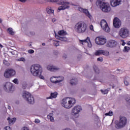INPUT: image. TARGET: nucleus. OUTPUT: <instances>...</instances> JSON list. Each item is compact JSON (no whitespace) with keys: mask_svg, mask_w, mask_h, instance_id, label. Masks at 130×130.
Wrapping results in <instances>:
<instances>
[{"mask_svg":"<svg viewBox=\"0 0 130 130\" xmlns=\"http://www.w3.org/2000/svg\"><path fill=\"white\" fill-rule=\"evenodd\" d=\"M70 84L72 85H77L78 84V79L77 78L73 79L71 80Z\"/></svg>","mask_w":130,"mask_h":130,"instance_id":"bb28decb","label":"nucleus"},{"mask_svg":"<svg viewBox=\"0 0 130 130\" xmlns=\"http://www.w3.org/2000/svg\"><path fill=\"white\" fill-rule=\"evenodd\" d=\"M63 80H64V78L63 76L57 77V84H58V83H60V82H62Z\"/></svg>","mask_w":130,"mask_h":130,"instance_id":"c756f323","label":"nucleus"},{"mask_svg":"<svg viewBox=\"0 0 130 130\" xmlns=\"http://www.w3.org/2000/svg\"><path fill=\"white\" fill-rule=\"evenodd\" d=\"M101 91L102 92V94H104V95H105V94L108 93V90L105 89V90H101Z\"/></svg>","mask_w":130,"mask_h":130,"instance_id":"e433bc0d","label":"nucleus"},{"mask_svg":"<svg viewBox=\"0 0 130 130\" xmlns=\"http://www.w3.org/2000/svg\"><path fill=\"white\" fill-rule=\"evenodd\" d=\"M47 13L48 14H53V13H54V10H52L51 9L47 8Z\"/></svg>","mask_w":130,"mask_h":130,"instance_id":"473e14b6","label":"nucleus"},{"mask_svg":"<svg viewBox=\"0 0 130 130\" xmlns=\"http://www.w3.org/2000/svg\"><path fill=\"white\" fill-rule=\"evenodd\" d=\"M4 87L6 88V89H8L9 91H11L13 88V84L10 82H7L6 83Z\"/></svg>","mask_w":130,"mask_h":130,"instance_id":"4be33fe9","label":"nucleus"},{"mask_svg":"<svg viewBox=\"0 0 130 130\" xmlns=\"http://www.w3.org/2000/svg\"><path fill=\"white\" fill-rule=\"evenodd\" d=\"M55 38H56V39H58L59 40H61V41H68V39H67V38L66 37H60L59 36L56 35H55Z\"/></svg>","mask_w":130,"mask_h":130,"instance_id":"b1692460","label":"nucleus"},{"mask_svg":"<svg viewBox=\"0 0 130 130\" xmlns=\"http://www.w3.org/2000/svg\"><path fill=\"white\" fill-rule=\"evenodd\" d=\"M46 3H57L58 5H59L60 6L58 8V12L60 11H63V10H66V9H69L70 3L67 2L63 0H45Z\"/></svg>","mask_w":130,"mask_h":130,"instance_id":"f03ea898","label":"nucleus"},{"mask_svg":"<svg viewBox=\"0 0 130 130\" xmlns=\"http://www.w3.org/2000/svg\"><path fill=\"white\" fill-rule=\"evenodd\" d=\"M13 82L14 83V84H16V85H18V84H19V81H18L17 79H15L13 80Z\"/></svg>","mask_w":130,"mask_h":130,"instance_id":"a19ab883","label":"nucleus"},{"mask_svg":"<svg viewBox=\"0 0 130 130\" xmlns=\"http://www.w3.org/2000/svg\"><path fill=\"white\" fill-rule=\"evenodd\" d=\"M100 25L102 27L103 30H104V31H105V32H110V28H109V26H108V24H107V22H106V20L103 19L101 21Z\"/></svg>","mask_w":130,"mask_h":130,"instance_id":"9d476101","label":"nucleus"},{"mask_svg":"<svg viewBox=\"0 0 130 130\" xmlns=\"http://www.w3.org/2000/svg\"><path fill=\"white\" fill-rule=\"evenodd\" d=\"M55 21H56V19H55V18H53V19H52V22H55Z\"/></svg>","mask_w":130,"mask_h":130,"instance_id":"603ef678","label":"nucleus"},{"mask_svg":"<svg viewBox=\"0 0 130 130\" xmlns=\"http://www.w3.org/2000/svg\"><path fill=\"white\" fill-rule=\"evenodd\" d=\"M97 60L98 61H100L101 62H102L103 61V57H100L98 58Z\"/></svg>","mask_w":130,"mask_h":130,"instance_id":"ea45409f","label":"nucleus"},{"mask_svg":"<svg viewBox=\"0 0 130 130\" xmlns=\"http://www.w3.org/2000/svg\"><path fill=\"white\" fill-rule=\"evenodd\" d=\"M53 114L52 113H50L47 116L48 119H50V121H52V122H53V121H54V118H53Z\"/></svg>","mask_w":130,"mask_h":130,"instance_id":"a878e982","label":"nucleus"},{"mask_svg":"<svg viewBox=\"0 0 130 130\" xmlns=\"http://www.w3.org/2000/svg\"><path fill=\"white\" fill-rule=\"evenodd\" d=\"M95 55H105V56H109V52L107 50H97L95 51L94 53Z\"/></svg>","mask_w":130,"mask_h":130,"instance_id":"f8f14e48","label":"nucleus"},{"mask_svg":"<svg viewBox=\"0 0 130 130\" xmlns=\"http://www.w3.org/2000/svg\"><path fill=\"white\" fill-rule=\"evenodd\" d=\"M54 45L55 46H59V41H57V42H55L54 43Z\"/></svg>","mask_w":130,"mask_h":130,"instance_id":"79ce46f5","label":"nucleus"},{"mask_svg":"<svg viewBox=\"0 0 130 130\" xmlns=\"http://www.w3.org/2000/svg\"><path fill=\"white\" fill-rule=\"evenodd\" d=\"M106 116H112L113 115V112L112 111H110L108 113L105 114Z\"/></svg>","mask_w":130,"mask_h":130,"instance_id":"72a5a7b5","label":"nucleus"},{"mask_svg":"<svg viewBox=\"0 0 130 130\" xmlns=\"http://www.w3.org/2000/svg\"><path fill=\"white\" fill-rule=\"evenodd\" d=\"M125 100L126 101H127V104H128V105H130V97L129 96L126 97Z\"/></svg>","mask_w":130,"mask_h":130,"instance_id":"c9c22d12","label":"nucleus"},{"mask_svg":"<svg viewBox=\"0 0 130 130\" xmlns=\"http://www.w3.org/2000/svg\"><path fill=\"white\" fill-rule=\"evenodd\" d=\"M35 122L36 123H39V122H40V121L38 119H36L35 121Z\"/></svg>","mask_w":130,"mask_h":130,"instance_id":"49530a36","label":"nucleus"},{"mask_svg":"<svg viewBox=\"0 0 130 130\" xmlns=\"http://www.w3.org/2000/svg\"><path fill=\"white\" fill-rule=\"evenodd\" d=\"M101 10L103 11V12H104V13H108L111 10L110 6H109V4L108 3H105V4H103L102 5V7H100Z\"/></svg>","mask_w":130,"mask_h":130,"instance_id":"4468645a","label":"nucleus"},{"mask_svg":"<svg viewBox=\"0 0 130 130\" xmlns=\"http://www.w3.org/2000/svg\"><path fill=\"white\" fill-rule=\"evenodd\" d=\"M22 97L26 99V100L27 101L29 104H34V97H33V95H32L31 93L28 92L27 91H24L22 94Z\"/></svg>","mask_w":130,"mask_h":130,"instance_id":"39448f33","label":"nucleus"},{"mask_svg":"<svg viewBox=\"0 0 130 130\" xmlns=\"http://www.w3.org/2000/svg\"><path fill=\"white\" fill-rule=\"evenodd\" d=\"M3 63L5 64V66H10V63H9V62H8V61L6 60H4L3 61Z\"/></svg>","mask_w":130,"mask_h":130,"instance_id":"58836bf2","label":"nucleus"},{"mask_svg":"<svg viewBox=\"0 0 130 130\" xmlns=\"http://www.w3.org/2000/svg\"><path fill=\"white\" fill-rule=\"evenodd\" d=\"M93 68L95 73H96V74H99V69L98 68L97 66L94 65Z\"/></svg>","mask_w":130,"mask_h":130,"instance_id":"2f4dec72","label":"nucleus"},{"mask_svg":"<svg viewBox=\"0 0 130 130\" xmlns=\"http://www.w3.org/2000/svg\"><path fill=\"white\" fill-rule=\"evenodd\" d=\"M113 25L115 28H119L121 26V21L117 17H115L113 20Z\"/></svg>","mask_w":130,"mask_h":130,"instance_id":"dca6fc26","label":"nucleus"},{"mask_svg":"<svg viewBox=\"0 0 130 130\" xmlns=\"http://www.w3.org/2000/svg\"><path fill=\"white\" fill-rule=\"evenodd\" d=\"M16 75V71L13 69H7L4 73V77L6 79L12 78Z\"/></svg>","mask_w":130,"mask_h":130,"instance_id":"6e6552de","label":"nucleus"},{"mask_svg":"<svg viewBox=\"0 0 130 130\" xmlns=\"http://www.w3.org/2000/svg\"><path fill=\"white\" fill-rule=\"evenodd\" d=\"M112 89H114V86H112Z\"/></svg>","mask_w":130,"mask_h":130,"instance_id":"680f3d73","label":"nucleus"},{"mask_svg":"<svg viewBox=\"0 0 130 130\" xmlns=\"http://www.w3.org/2000/svg\"><path fill=\"white\" fill-rule=\"evenodd\" d=\"M80 43L81 44H82V45H84V44H87V46H88V47H92V44L91 43V41L90 40V38L87 37L86 38V39L84 40H79Z\"/></svg>","mask_w":130,"mask_h":130,"instance_id":"ddd939ff","label":"nucleus"},{"mask_svg":"<svg viewBox=\"0 0 130 130\" xmlns=\"http://www.w3.org/2000/svg\"><path fill=\"white\" fill-rule=\"evenodd\" d=\"M124 84L125 85V86H128L129 85V82L126 80V79H124Z\"/></svg>","mask_w":130,"mask_h":130,"instance_id":"4c0bfd02","label":"nucleus"},{"mask_svg":"<svg viewBox=\"0 0 130 130\" xmlns=\"http://www.w3.org/2000/svg\"><path fill=\"white\" fill-rule=\"evenodd\" d=\"M106 42H107V40L102 36L98 37L95 39V43L98 45H104Z\"/></svg>","mask_w":130,"mask_h":130,"instance_id":"1a4fd4ad","label":"nucleus"},{"mask_svg":"<svg viewBox=\"0 0 130 130\" xmlns=\"http://www.w3.org/2000/svg\"><path fill=\"white\" fill-rule=\"evenodd\" d=\"M120 90H121V89H119Z\"/></svg>","mask_w":130,"mask_h":130,"instance_id":"0e129e2a","label":"nucleus"},{"mask_svg":"<svg viewBox=\"0 0 130 130\" xmlns=\"http://www.w3.org/2000/svg\"><path fill=\"white\" fill-rule=\"evenodd\" d=\"M30 33L31 35H35V32H30Z\"/></svg>","mask_w":130,"mask_h":130,"instance_id":"864d4df0","label":"nucleus"},{"mask_svg":"<svg viewBox=\"0 0 130 130\" xmlns=\"http://www.w3.org/2000/svg\"><path fill=\"white\" fill-rule=\"evenodd\" d=\"M120 3H121V0H111L110 1L111 6L114 8L119 6Z\"/></svg>","mask_w":130,"mask_h":130,"instance_id":"6ab92c4d","label":"nucleus"},{"mask_svg":"<svg viewBox=\"0 0 130 130\" xmlns=\"http://www.w3.org/2000/svg\"><path fill=\"white\" fill-rule=\"evenodd\" d=\"M101 10L103 11V12H104V13H108L111 10L110 6H109V4L108 3H105V4H103L102 5V7H100Z\"/></svg>","mask_w":130,"mask_h":130,"instance_id":"2eb2a0df","label":"nucleus"},{"mask_svg":"<svg viewBox=\"0 0 130 130\" xmlns=\"http://www.w3.org/2000/svg\"><path fill=\"white\" fill-rule=\"evenodd\" d=\"M105 3V0H98L96 2V5L101 8Z\"/></svg>","mask_w":130,"mask_h":130,"instance_id":"5701e85b","label":"nucleus"},{"mask_svg":"<svg viewBox=\"0 0 130 130\" xmlns=\"http://www.w3.org/2000/svg\"><path fill=\"white\" fill-rule=\"evenodd\" d=\"M50 81L54 84H57V77L53 76L50 78Z\"/></svg>","mask_w":130,"mask_h":130,"instance_id":"393cba45","label":"nucleus"},{"mask_svg":"<svg viewBox=\"0 0 130 130\" xmlns=\"http://www.w3.org/2000/svg\"><path fill=\"white\" fill-rule=\"evenodd\" d=\"M7 32L10 34V35H14L15 34L13 31V28L9 27L7 29Z\"/></svg>","mask_w":130,"mask_h":130,"instance_id":"7c9ffc66","label":"nucleus"},{"mask_svg":"<svg viewBox=\"0 0 130 130\" xmlns=\"http://www.w3.org/2000/svg\"><path fill=\"white\" fill-rule=\"evenodd\" d=\"M78 10L79 11V12H81V13H84L86 16L88 17V18H90L91 17V14H90V13L89 12V11L86 9H84L81 7H78Z\"/></svg>","mask_w":130,"mask_h":130,"instance_id":"a211bd4d","label":"nucleus"},{"mask_svg":"<svg viewBox=\"0 0 130 130\" xmlns=\"http://www.w3.org/2000/svg\"><path fill=\"white\" fill-rule=\"evenodd\" d=\"M5 130H11V127L10 126H7L4 128Z\"/></svg>","mask_w":130,"mask_h":130,"instance_id":"c03bdc74","label":"nucleus"},{"mask_svg":"<svg viewBox=\"0 0 130 130\" xmlns=\"http://www.w3.org/2000/svg\"><path fill=\"white\" fill-rule=\"evenodd\" d=\"M89 28L91 31H94V26H93V25H90L89 26Z\"/></svg>","mask_w":130,"mask_h":130,"instance_id":"37998d69","label":"nucleus"},{"mask_svg":"<svg viewBox=\"0 0 130 130\" xmlns=\"http://www.w3.org/2000/svg\"><path fill=\"white\" fill-rule=\"evenodd\" d=\"M119 35L121 38H127L129 35V30L126 27H122L119 31Z\"/></svg>","mask_w":130,"mask_h":130,"instance_id":"0eeeda50","label":"nucleus"},{"mask_svg":"<svg viewBox=\"0 0 130 130\" xmlns=\"http://www.w3.org/2000/svg\"><path fill=\"white\" fill-rule=\"evenodd\" d=\"M62 58L64 59L67 58V55L65 54L64 55H63Z\"/></svg>","mask_w":130,"mask_h":130,"instance_id":"8fccbe9b","label":"nucleus"},{"mask_svg":"<svg viewBox=\"0 0 130 130\" xmlns=\"http://www.w3.org/2000/svg\"><path fill=\"white\" fill-rule=\"evenodd\" d=\"M19 1L21 3H26V2H27V0H19Z\"/></svg>","mask_w":130,"mask_h":130,"instance_id":"09e8293b","label":"nucleus"},{"mask_svg":"<svg viewBox=\"0 0 130 130\" xmlns=\"http://www.w3.org/2000/svg\"><path fill=\"white\" fill-rule=\"evenodd\" d=\"M0 47H1V48H3L4 47V46H3V45L0 44Z\"/></svg>","mask_w":130,"mask_h":130,"instance_id":"5fc2aeb1","label":"nucleus"},{"mask_svg":"<svg viewBox=\"0 0 130 130\" xmlns=\"http://www.w3.org/2000/svg\"><path fill=\"white\" fill-rule=\"evenodd\" d=\"M57 92L55 91L54 92H52L50 94V96H48L46 98V99L48 100V99H53L55 98H56L57 97Z\"/></svg>","mask_w":130,"mask_h":130,"instance_id":"aec40b11","label":"nucleus"},{"mask_svg":"<svg viewBox=\"0 0 130 130\" xmlns=\"http://www.w3.org/2000/svg\"><path fill=\"white\" fill-rule=\"evenodd\" d=\"M127 119L125 117H120L119 122L116 123V128H122L126 124Z\"/></svg>","mask_w":130,"mask_h":130,"instance_id":"423d86ee","label":"nucleus"},{"mask_svg":"<svg viewBox=\"0 0 130 130\" xmlns=\"http://www.w3.org/2000/svg\"><path fill=\"white\" fill-rule=\"evenodd\" d=\"M76 104V100L75 98H65L61 102V104L63 107L70 109L72 108L74 105Z\"/></svg>","mask_w":130,"mask_h":130,"instance_id":"7ed1b4c3","label":"nucleus"},{"mask_svg":"<svg viewBox=\"0 0 130 130\" xmlns=\"http://www.w3.org/2000/svg\"><path fill=\"white\" fill-rule=\"evenodd\" d=\"M8 109H11V106H8Z\"/></svg>","mask_w":130,"mask_h":130,"instance_id":"4d7b16f0","label":"nucleus"},{"mask_svg":"<svg viewBox=\"0 0 130 130\" xmlns=\"http://www.w3.org/2000/svg\"><path fill=\"white\" fill-rule=\"evenodd\" d=\"M2 22H3V21L1 20V19H0V23H2Z\"/></svg>","mask_w":130,"mask_h":130,"instance_id":"e2e57ef3","label":"nucleus"},{"mask_svg":"<svg viewBox=\"0 0 130 130\" xmlns=\"http://www.w3.org/2000/svg\"><path fill=\"white\" fill-rule=\"evenodd\" d=\"M7 120H8L9 124H11V123L15 122L17 120V119L16 118L11 119V118L8 117Z\"/></svg>","mask_w":130,"mask_h":130,"instance_id":"cd10ccee","label":"nucleus"},{"mask_svg":"<svg viewBox=\"0 0 130 130\" xmlns=\"http://www.w3.org/2000/svg\"><path fill=\"white\" fill-rule=\"evenodd\" d=\"M129 130H130V128H129Z\"/></svg>","mask_w":130,"mask_h":130,"instance_id":"69168bd1","label":"nucleus"},{"mask_svg":"<svg viewBox=\"0 0 130 130\" xmlns=\"http://www.w3.org/2000/svg\"><path fill=\"white\" fill-rule=\"evenodd\" d=\"M58 34L60 36H63V35H67V31L63 30H59L58 31Z\"/></svg>","mask_w":130,"mask_h":130,"instance_id":"c85d7f7f","label":"nucleus"},{"mask_svg":"<svg viewBox=\"0 0 130 130\" xmlns=\"http://www.w3.org/2000/svg\"><path fill=\"white\" fill-rule=\"evenodd\" d=\"M28 53L32 54L34 52V51L32 49H30V50H28Z\"/></svg>","mask_w":130,"mask_h":130,"instance_id":"a18cd8bd","label":"nucleus"},{"mask_svg":"<svg viewBox=\"0 0 130 130\" xmlns=\"http://www.w3.org/2000/svg\"><path fill=\"white\" fill-rule=\"evenodd\" d=\"M129 50H130L129 47L125 46L124 47V50H123L124 52H128V51H129Z\"/></svg>","mask_w":130,"mask_h":130,"instance_id":"f704fd0d","label":"nucleus"},{"mask_svg":"<svg viewBox=\"0 0 130 130\" xmlns=\"http://www.w3.org/2000/svg\"><path fill=\"white\" fill-rule=\"evenodd\" d=\"M74 29L77 33H85L87 31V24L84 21H79L75 24Z\"/></svg>","mask_w":130,"mask_h":130,"instance_id":"20e7f679","label":"nucleus"},{"mask_svg":"<svg viewBox=\"0 0 130 130\" xmlns=\"http://www.w3.org/2000/svg\"><path fill=\"white\" fill-rule=\"evenodd\" d=\"M90 3H92L93 2V0H89Z\"/></svg>","mask_w":130,"mask_h":130,"instance_id":"052dcab7","label":"nucleus"},{"mask_svg":"<svg viewBox=\"0 0 130 130\" xmlns=\"http://www.w3.org/2000/svg\"><path fill=\"white\" fill-rule=\"evenodd\" d=\"M23 59H24V58H22L21 59H20V60H21V61H23Z\"/></svg>","mask_w":130,"mask_h":130,"instance_id":"bf43d9fd","label":"nucleus"},{"mask_svg":"<svg viewBox=\"0 0 130 130\" xmlns=\"http://www.w3.org/2000/svg\"><path fill=\"white\" fill-rule=\"evenodd\" d=\"M42 67L39 64H35L30 67V73L34 77H39L40 79L44 80V76H42Z\"/></svg>","mask_w":130,"mask_h":130,"instance_id":"f257e3e1","label":"nucleus"},{"mask_svg":"<svg viewBox=\"0 0 130 130\" xmlns=\"http://www.w3.org/2000/svg\"><path fill=\"white\" fill-rule=\"evenodd\" d=\"M117 45V42L114 40H110L108 41L106 46L107 47H115Z\"/></svg>","mask_w":130,"mask_h":130,"instance_id":"f3484780","label":"nucleus"},{"mask_svg":"<svg viewBox=\"0 0 130 130\" xmlns=\"http://www.w3.org/2000/svg\"><path fill=\"white\" fill-rule=\"evenodd\" d=\"M47 70H48V71H50V72H55V71H57L58 70H59V68H57L51 65L48 66L47 67Z\"/></svg>","mask_w":130,"mask_h":130,"instance_id":"412c9836","label":"nucleus"},{"mask_svg":"<svg viewBox=\"0 0 130 130\" xmlns=\"http://www.w3.org/2000/svg\"><path fill=\"white\" fill-rule=\"evenodd\" d=\"M127 44L128 45H130V41H128L127 43Z\"/></svg>","mask_w":130,"mask_h":130,"instance_id":"6e6d98bb","label":"nucleus"},{"mask_svg":"<svg viewBox=\"0 0 130 130\" xmlns=\"http://www.w3.org/2000/svg\"><path fill=\"white\" fill-rule=\"evenodd\" d=\"M123 43H122V46H124L125 45V42H124V41H122Z\"/></svg>","mask_w":130,"mask_h":130,"instance_id":"3c124183","label":"nucleus"},{"mask_svg":"<svg viewBox=\"0 0 130 130\" xmlns=\"http://www.w3.org/2000/svg\"><path fill=\"white\" fill-rule=\"evenodd\" d=\"M42 45H43V46H44V45H45V43H43L42 44Z\"/></svg>","mask_w":130,"mask_h":130,"instance_id":"13d9d810","label":"nucleus"},{"mask_svg":"<svg viewBox=\"0 0 130 130\" xmlns=\"http://www.w3.org/2000/svg\"><path fill=\"white\" fill-rule=\"evenodd\" d=\"M26 87H27V84L25 83L24 84H23L22 88L23 89H26Z\"/></svg>","mask_w":130,"mask_h":130,"instance_id":"de8ad7c7","label":"nucleus"},{"mask_svg":"<svg viewBox=\"0 0 130 130\" xmlns=\"http://www.w3.org/2000/svg\"><path fill=\"white\" fill-rule=\"evenodd\" d=\"M82 110V107L80 106H75L72 110V114L74 116H76L77 114H79V112Z\"/></svg>","mask_w":130,"mask_h":130,"instance_id":"9b49d317","label":"nucleus"}]
</instances>
